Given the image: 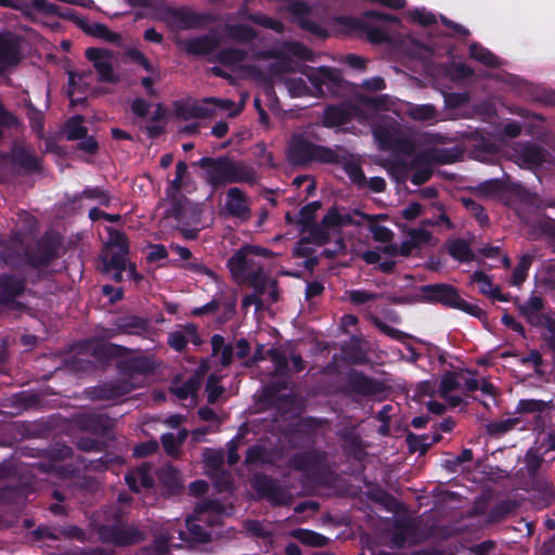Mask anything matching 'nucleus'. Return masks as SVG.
<instances>
[{"instance_id":"obj_1","label":"nucleus","mask_w":555,"mask_h":555,"mask_svg":"<svg viewBox=\"0 0 555 555\" xmlns=\"http://www.w3.org/2000/svg\"><path fill=\"white\" fill-rule=\"evenodd\" d=\"M192 165L205 171V182L214 191L229 184L246 183L254 185L257 182V172L251 165L228 155L204 156Z\"/></svg>"},{"instance_id":"obj_2","label":"nucleus","mask_w":555,"mask_h":555,"mask_svg":"<svg viewBox=\"0 0 555 555\" xmlns=\"http://www.w3.org/2000/svg\"><path fill=\"white\" fill-rule=\"evenodd\" d=\"M421 301L430 305H441L444 308L456 309L479 320L486 319L487 313L478 305L464 300L459 289L448 283L426 284L420 287Z\"/></svg>"},{"instance_id":"obj_3","label":"nucleus","mask_w":555,"mask_h":555,"mask_svg":"<svg viewBox=\"0 0 555 555\" xmlns=\"http://www.w3.org/2000/svg\"><path fill=\"white\" fill-rule=\"evenodd\" d=\"M287 160L293 166H307L313 162L320 164H339L341 157L335 150L315 144L302 134H293L287 146Z\"/></svg>"},{"instance_id":"obj_4","label":"nucleus","mask_w":555,"mask_h":555,"mask_svg":"<svg viewBox=\"0 0 555 555\" xmlns=\"http://www.w3.org/2000/svg\"><path fill=\"white\" fill-rule=\"evenodd\" d=\"M386 22L400 24V20L392 14L378 10H365L358 17H346L345 25L349 28L364 34L367 40L374 44L387 43L390 41L389 34L374 23Z\"/></svg>"},{"instance_id":"obj_5","label":"nucleus","mask_w":555,"mask_h":555,"mask_svg":"<svg viewBox=\"0 0 555 555\" xmlns=\"http://www.w3.org/2000/svg\"><path fill=\"white\" fill-rule=\"evenodd\" d=\"M291 469L304 474L306 480L314 485H325L326 475V454L319 450H307L296 452L287 462Z\"/></svg>"},{"instance_id":"obj_6","label":"nucleus","mask_w":555,"mask_h":555,"mask_svg":"<svg viewBox=\"0 0 555 555\" xmlns=\"http://www.w3.org/2000/svg\"><path fill=\"white\" fill-rule=\"evenodd\" d=\"M457 151L451 149H434L430 152H421L410 162L398 158L390 164L389 170L392 173L405 175L414 168L430 165L431 162L439 164H451L457 159Z\"/></svg>"},{"instance_id":"obj_7","label":"nucleus","mask_w":555,"mask_h":555,"mask_svg":"<svg viewBox=\"0 0 555 555\" xmlns=\"http://www.w3.org/2000/svg\"><path fill=\"white\" fill-rule=\"evenodd\" d=\"M1 159L9 162L13 169L23 176L43 171L42 162L36 152L22 142H14L11 150L1 155Z\"/></svg>"},{"instance_id":"obj_8","label":"nucleus","mask_w":555,"mask_h":555,"mask_svg":"<svg viewBox=\"0 0 555 555\" xmlns=\"http://www.w3.org/2000/svg\"><path fill=\"white\" fill-rule=\"evenodd\" d=\"M250 485L258 496L268 500L272 506H287L291 504V494L267 474H254Z\"/></svg>"},{"instance_id":"obj_9","label":"nucleus","mask_w":555,"mask_h":555,"mask_svg":"<svg viewBox=\"0 0 555 555\" xmlns=\"http://www.w3.org/2000/svg\"><path fill=\"white\" fill-rule=\"evenodd\" d=\"M156 370L154 360L146 356L131 357L120 360L116 363L118 378L128 380L133 386V390L141 386L138 378L153 374Z\"/></svg>"},{"instance_id":"obj_10","label":"nucleus","mask_w":555,"mask_h":555,"mask_svg":"<svg viewBox=\"0 0 555 555\" xmlns=\"http://www.w3.org/2000/svg\"><path fill=\"white\" fill-rule=\"evenodd\" d=\"M99 537L102 542L115 546H130L144 540V533L134 526L103 525L99 528Z\"/></svg>"},{"instance_id":"obj_11","label":"nucleus","mask_w":555,"mask_h":555,"mask_svg":"<svg viewBox=\"0 0 555 555\" xmlns=\"http://www.w3.org/2000/svg\"><path fill=\"white\" fill-rule=\"evenodd\" d=\"M149 330L150 324L146 318L127 314L112 320L111 327L103 330V336L105 338H113L118 335L143 336Z\"/></svg>"},{"instance_id":"obj_12","label":"nucleus","mask_w":555,"mask_h":555,"mask_svg":"<svg viewBox=\"0 0 555 555\" xmlns=\"http://www.w3.org/2000/svg\"><path fill=\"white\" fill-rule=\"evenodd\" d=\"M133 391V386L128 380L113 379L96 386L87 387L85 396L93 401L117 400Z\"/></svg>"},{"instance_id":"obj_13","label":"nucleus","mask_w":555,"mask_h":555,"mask_svg":"<svg viewBox=\"0 0 555 555\" xmlns=\"http://www.w3.org/2000/svg\"><path fill=\"white\" fill-rule=\"evenodd\" d=\"M345 391L349 395L371 397L383 391V384L360 371L351 370L346 375Z\"/></svg>"},{"instance_id":"obj_14","label":"nucleus","mask_w":555,"mask_h":555,"mask_svg":"<svg viewBox=\"0 0 555 555\" xmlns=\"http://www.w3.org/2000/svg\"><path fill=\"white\" fill-rule=\"evenodd\" d=\"M57 256L56 245L49 238H40L34 249L24 251L25 263L33 269L47 268Z\"/></svg>"},{"instance_id":"obj_15","label":"nucleus","mask_w":555,"mask_h":555,"mask_svg":"<svg viewBox=\"0 0 555 555\" xmlns=\"http://www.w3.org/2000/svg\"><path fill=\"white\" fill-rule=\"evenodd\" d=\"M287 10L291 13V15L293 16L294 21L298 24V26L301 29H304L319 38H327L328 37L327 29H325L324 27L319 25L317 22L309 18V15L311 14L312 9L307 2L300 1V0L291 1L288 3Z\"/></svg>"},{"instance_id":"obj_16","label":"nucleus","mask_w":555,"mask_h":555,"mask_svg":"<svg viewBox=\"0 0 555 555\" xmlns=\"http://www.w3.org/2000/svg\"><path fill=\"white\" fill-rule=\"evenodd\" d=\"M224 209L229 216L241 221H247L251 217L248 195L237 186L228 189Z\"/></svg>"},{"instance_id":"obj_17","label":"nucleus","mask_w":555,"mask_h":555,"mask_svg":"<svg viewBox=\"0 0 555 555\" xmlns=\"http://www.w3.org/2000/svg\"><path fill=\"white\" fill-rule=\"evenodd\" d=\"M250 256L248 249L243 246L229 258L228 268L234 279L246 280L248 274L263 269V266L256 262Z\"/></svg>"},{"instance_id":"obj_18","label":"nucleus","mask_w":555,"mask_h":555,"mask_svg":"<svg viewBox=\"0 0 555 555\" xmlns=\"http://www.w3.org/2000/svg\"><path fill=\"white\" fill-rule=\"evenodd\" d=\"M21 40L12 33L0 34V74L21 61Z\"/></svg>"},{"instance_id":"obj_19","label":"nucleus","mask_w":555,"mask_h":555,"mask_svg":"<svg viewBox=\"0 0 555 555\" xmlns=\"http://www.w3.org/2000/svg\"><path fill=\"white\" fill-rule=\"evenodd\" d=\"M75 423L79 429L100 437H105L113 428L112 420L105 414L80 413Z\"/></svg>"},{"instance_id":"obj_20","label":"nucleus","mask_w":555,"mask_h":555,"mask_svg":"<svg viewBox=\"0 0 555 555\" xmlns=\"http://www.w3.org/2000/svg\"><path fill=\"white\" fill-rule=\"evenodd\" d=\"M182 49L189 55L205 56L215 52L220 46V39L212 34L202 35L195 38L185 39L181 43Z\"/></svg>"},{"instance_id":"obj_21","label":"nucleus","mask_w":555,"mask_h":555,"mask_svg":"<svg viewBox=\"0 0 555 555\" xmlns=\"http://www.w3.org/2000/svg\"><path fill=\"white\" fill-rule=\"evenodd\" d=\"M285 387V383H272L264 386L261 393V402L286 413L291 410L294 400L289 393H280V390Z\"/></svg>"},{"instance_id":"obj_22","label":"nucleus","mask_w":555,"mask_h":555,"mask_svg":"<svg viewBox=\"0 0 555 555\" xmlns=\"http://www.w3.org/2000/svg\"><path fill=\"white\" fill-rule=\"evenodd\" d=\"M25 292V281L13 274L0 275V305L12 304Z\"/></svg>"},{"instance_id":"obj_23","label":"nucleus","mask_w":555,"mask_h":555,"mask_svg":"<svg viewBox=\"0 0 555 555\" xmlns=\"http://www.w3.org/2000/svg\"><path fill=\"white\" fill-rule=\"evenodd\" d=\"M309 80L320 93H324V86H326L328 90L333 91L334 89L339 88L343 82L340 72L331 67L318 68L315 73L309 76Z\"/></svg>"},{"instance_id":"obj_24","label":"nucleus","mask_w":555,"mask_h":555,"mask_svg":"<svg viewBox=\"0 0 555 555\" xmlns=\"http://www.w3.org/2000/svg\"><path fill=\"white\" fill-rule=\"evenodd\" d=\"M544 308V300L540 296L531 295L525 304H519L517 310L519 314L531 325H542L541 311Z\"/></svg>"},{"instance_id":"obj_25","label":"nucleus","mask_w":555,"mask_h":555,"mask_svg":"<svg viewBox=\"0 0 555 555\" xmlns=\"http://www.w3.org/2000/svg\"><path fill=\"white\" fill-rule=\"evenodd\" d=\"M29 486L17 482L0 487V505L12 506L23 502L28 495Z\"/></svg>"},{"instance_id":"obj_26","label":"nucleus","mask_w":555,"mask_h":555,"mask_svg":"<svg viewBox=\"0 0 555 555\" xmlns=\"http://www.w3.org/2000/svg\"><path fill=\"white\" fill-rule=\"evenodd\" d=\"M173 17L181 29H194L204 26L209 22V16L205 13H196L188 10H176Z\"/></svg>"},{"instance_id":"obj_27","label":"nucleus","mask_w":555,"mask_h":555,"mask_svg":"<svg viewBox=\"0 0 555 555\" xmlns=\"http://www.w3.org/2000/svg\"><path fill=\"white\" fill-rule=\"evenodd\" d=\"M305 233L308 235L302 236L298 244H313L317 246H324L331 242V234L322 222H314L305 228Z\"/></svg>"},{"instance_id":"obj_28","label":"nucleus","mask_w":555,"mask_h":555,"mask_svg":"<svg viewBox=\"0 0 555 555\" xmlns=\"http://www.w3.org/2000/svg\"><path fill=\"white\" fill-rule=\"evenodd\" d=\"M225 36L237 43H250L257 38V31L247 24H227Z\"/></svg>"},{"instance_id":"obj_29","label":"nucleus","mask_w":555,"mask_h":555,"mask_svg":"<svg viewBox=\"0 0 555 555\" xmlns=\"http://www.w3.org/2000/svg\"><path fill=\"white\" fill-rule=\"evenodd\" d=\"M448 254L461 263H468L476 260L470 244L463 238H455L448 243Z\"/></svg>"},{"instance_id":"obj_30","label":"nucleus","mask_w":555,"mask_h":555,"mask_svg":"<svg viewBox=\"0 0 555 555\" xmlns=\"http://www.w3.org/2000/svg\"><path fill=\"white\" fill-rule=\"evenodd\" d=\"M274 456L263 444L255 443L248 447L245 454V465H273Z\"/></svg>"},{"instance_id":"obj_31","label":"nucleus","mask_w":555,"mask_h":555,"mask_svg":"<svg viewBox=\"0 0 555 555\" xmlns=\"http://www.w3.org/2000/svg\"><path fill=\"white\" fill-rule=\"evenodd\" d=\"M341 162L338 165H341L343 170L348 176L350 181L358 188L363 189L366 186V177L362 169L360 162H356L350 159L347 156H341Z\"/></svg>"},{"instance_id":"obj_32","label":"nucleus","mask_w":555,"mask_h":555,"mask_svg":"<svg viewBox=\"0 0 555 555\" xmlns=\"http://www.w3.org/2000/svg\"><path fill=\"white\" fill-rule=\"evenodd\" d=\"M322 225L330 230H340L345 225L353 223V218L349 214H340L337 206H332L321 219Z\"/></svg>"},{"instance_id":"obj_33","label":"nucleus","mask_w":555,"mask_h":555,"mask_svg":"<svg viewBox=\"0 0 555 555\" xmlns=\"http://www.w3.org/2000/svg\"><path fill=\"white\" fill-rule=\"evenodd\" d=\"M350 120L347 109L330 105L324 109L322 125L326 128L339 127L346 125Z\"/></svg>"},{"instance_id":"obj_34","label":"nucleus","mask_w":555,"mask_h":555,"mask_svg":"<svg viewBox=\"0 0 555 555\" xmlns=\"http://www.w3.org/2000/svg\"><path fill=\"white\" fill-rule=\"evenodd\" d=\"M468 54L472 59L487 67L496 68L500 66L499 57L489 49L482 47L479 42H473L469 46Z\"/></svg>"},{"instance_id":"obj_35","label":"nucleus","mask_w":555,"mask_h":555,"mask_svg":"<svg viewBox=\"0 0 555 555\" xmlns=\"http://www.w3.org/2000/svg\"><path fill=\"white\" fill-rule=\"evenodd\" d=\"M247 56L246 50L231 47L218 51L215 61L223 66H234L245 61Z\"/></svg>"},{"instance_id":"obj_36","label":"nucleus","mask_w":555,"mask_h":555,"mask_svg":"<svg viewBox=\"0 0 555 555\" xmlns=\"http://www.w3.org/2000/svg\"><path fill=\"white\" fill-rule=\"evenodd\" d=\"M176 115L184 120L191 118H209L215 116V109L207 105L186 106L184 104L176 105Z\"/></svg>"},{"instance_id":"obj_37","label":"nucleus","mask_w":555,"mask_h":555,"mask_svg":"<svg viewBox=\"0 0 555 555\" xmlns=\"http://www.w3.org/2000/svg\"><path fill=\"white\" fill-rule=\"evenodd\" d=\"M293 537L297 539L300 543L312 547H323L327 545L330 541L327 537L313 530L304 528L294 530Z\"/></svg>"},{"instance_id":"obj_38","label":"nucleus","mask_w":555,"mask_h":555,"mask_svg":"<svg viewBox=\"0 0 555 555\" xmlns=\"http://www.w3.org/2000/svg\"><path fill=\"white\" fill-rule=\"evenodd\" d=\"M128 254L129 251L127 250H117L111 256H108L107 254H102L100 256V261L102 263V272L108 273L113 269L126 270Z\"/></svg>"},{"instance_id":"obj_39","label":"nucleus","mask_w":555,"mask_h":555,"mask_svg":"<svg viewBox=\"0 0 555 555\" xmlns=\"http://www.w3.org/2000/svg\"><path fill=\"white\" fill-rule=\"evenodd\" d=\"M408 115L416 121H431L438 117V111L434 104H413L408 108Z\"/></svg>"},{"instance_id":"obj_40","label":"nucleus","mask_w":555,"mask_h":555,"mask_svg":"<svg viewBox=\"0 0 555 555\" xmlns=\"http://www.w3.org/2000/svg\"><path fill=\"white\" fill-rule=\"evenodd\" d=\"M461 203L464 208L476 219L481 228L489 227L490 219L481 204L477 203L470 197H462Z\"/></svg>"},{"instance_id":"obj_41","label":"nucleus","mask_w":555,"mask_h":555,"mask_svg":"<svg viewBox=\"0 0 555 555\" xmlns=\"http://www.w3.org/2000/svg\"><path fill=\"white\" fill-rule=\"evenodd\" d=\"M322 207L320 201H313L302 206L297 215L300 232L305 233V228L315 222V214Z\"/></svg>"},{"instance_id":"obj_42","label":"nucleus","mask_w":555,"mask_h":555,"mask_svg":"<svg viewBox=\"0 0 555 555\" xmlns=\"http://www.w3.org/2000/svg\"><path fill=\"white\" fill-rule=\"evenodd\" d=\"M552 400L520 399L517 403L516 411L520 414L543 413L545 410L552 409Z\"/></svg>"},{"instance_id":"obj_43","label":"nucleus","mask_w":555,"mask_h":555,"mask_svg":"<svg viewBox=\"0 0 555 555\" xmlns=\"http://www.w3.org/2000/svg\"><path fill=\"white\" fill-rule=\"evenodd\" d=\"M13 1H14V3L18 2V3H16L17 8L23 7L27 10H33L37 13H42V14H57V15L60 14L59 5L51 3L47 0H13Z\"/></svg>"},{"instance_id":"obj_44","label":"nucleus","mask_w":555,"mask_h":555,"mask_svg":"<svg viewBox=\"0 0 555 555\" xmlns=\"http://www.w3.org/2000/svg\"><path fill=\"white\" fill-rule=\"evenodd\" d=\"M519 157L529 167L540 166L544 162L543 150L535 144H527L521 147Z\"/></svg>"},{"instance_id":"obj_45","label":"nucleus","mask_w":555,"mask_h":555,"mask_svg":"<svg viewBox=\"0 0 555 555\" xmlns=\"http://www.w3.org/2000/svg\"><path fill=\"white\" fill-rule=\"evenodd\" d=\"M27 118L36 137L40 140L44 139V115L33 103L27 105Z\"/></svg>"},{"instance_id":"obj_46","label":"nucleus","mask_w":555,"mask_h":555,"mask_svg":"<svg viewBox=\"0 0 555 555\" xmlns=\"http://www.w3.org/2000/svg\"><path fill=\"white\" fill-rule=\"evenodd\" d=\"M244 281L254 288V293L261 296L267 293L272 279L264 273L263 269H258L256 272L248 274V278Z\"/></svg>"},{"instance_id":"obj_47","label":"nucleus","mask_w":555,"mask_h":555,"mask_svg":"<svg viewBox=\"0 0 555 555\" xmlns=\"http://www.w3.org/2000/svg\"><path fill=\"white\" fill-rule=\"evenodd\" d=\"M268 356L274 365L275 374L282 377L287 376L289 373V364L286 353L279 348H270Z\"/></svg>"},{"instance_id":"obj_48","label":"nucleus","mask_w":555,"mask_h":555,"mask_svg":"<svg viewBox=\"0 0 555 555\" xmlns=\"http://www.w3.org/2000/svg\"><path fill=\"white\" fill-rule=\"evenodd\" d=\"M203 102L207 106L209 104H211L212 107H210V109H215V114L217 113V111H219V112L230 111L229 117H231V118H234L237 115H240V113L242 111L241 107H235V102L230 99L205 98L203 100Z\"/></svg>"},{"instance_id":"obj_49","label":"nucleus","mask_w":555,"mask_h":555,"mask_svg":"<svg viewBox=\"0 0 555 555\" xmlns=\"http://www.w3.org/2000/svg\"><path fill=\"white\" fill-rule=\"evenodd\" d=\"M519 422L518 417L490 422L487 424L486 430L491 437H501L513 430Z\"/></svg>"},{"instance_id":"obj_50","label":"nucleus","mask_w":555,"mask_h":555,"mask_svg":"<svg viewBox=\"0 0 555 555\" xmlns=\"http://www.w3.org/2000/svg\"><path fill=\"white\" fill-rule=\"evenodd\" d=\"M90 35L100 38L108 43H119L121 36L111 30L105 24L94 23L87 30Z\"/></svg>"},{"instance_id":"obj_51","label":"nucleus","mask_w":555,"mask_h":555,"mask_svg":"<svg viewBox=\"0 0 555 555\" xmlns=\"http://www.w3.org/2000/svg\"><path fill=\"white\" fill-rule=\"evenodd\" d=\"M531 263L532 257L530 255H524L520 258L519 262L514 268L512 273V285L520 286L526 281Z\"/></svg>"},{"instance_id":"obj_52","label":"nucleus","mask_w":555,"mask_h":555,"mask_svg":"<svg viewBox=\"0 0 555 555\" xmlns=\"http://www.w3.org/2000/svg\"><path fill=\"white\" fill-rule=\"evenodd\" d=\"M221 377L216 373H211L206 382L207 401L215 404L224 392V387L220 385Z\"/></svg>"},{"instance_id":"obj_53","label":"nucleus","mask_w":555,"mask_h":555,"mask_svg":"<svg viewBox=\"0 0 555 555\" xmlns=\"http://www.w3.org/2000/svg\"><path fill=\"white\" fill-rule=\"evenodd\" d=\"M405 441L411 453L418 452L421 455H424L430 449L427 435H416L409 431Z\"/></svg>"},{"instance_id":"obj_54","label":"nucleus","mask_w":555,"mask_h":555,"mask_svg":"<svg viewBox=\"0 0 555 555\" xmlns=\"http://www.w3.org/2000/svg\"><path fill=\"white\" fill-rule=\"evenodd\" d=\"M82 117L76 116L66 122V138L69 141H76L88 134V128L81 124Z\"/></svg>"},{"instance_id":"obj_55","label":"nucleus","mask_w":555,"mask_h":555,"mask_svg":"<svg viewBox=\"0 0 555 555\" xmlns=\"http://www.w3.org/2000/svg\"><path fill=\"white\" fill-rule=\"evenodd\" d=\"M199 376H192L186 379L182 385L173 389V393L181 400H185L191 396L197 393L199 389Z\"/></svg>"},{"instance_id":"obj_56","label":"nucleus","mask_w":555,"mask_h":555,"mask_svg":"<svg viewBox=\"0 0 555 555\" xmlns=\"http://www.w3.org/2000/svg\"><path fill=\"white\" fill-rule=\"evenodd\" d=\"M543 462V456L538 454L533 449H529L526 452L525 464L530 478H534L539 474Z\"/></svg>"},{"instance_id":"obj_57","label":"nucleus","mask_w":555,"mask_h":555,"mask_svg":"<svg viewBox=\"0 0 555 555\" xmlns=\"http://www.w3.org/2000/svg\"><path fill=\"white\" fill-rule=\"evenodd\" d=\"M107 248L116 247L118 250L129 251V242L127 235L117 229L108 228Z\"/></svg>"},{"instance_id":"obj_58","label":"nucleus","mask_w":555,"mask_h":555,"mask_svg":"<svg viewBox=\"0 0 555 555\" xmlns=\"http://www.w3.org/2000/svg\"><path fill=\"white\" fill-rule=\"evenodd\" d=\"M505 185L499 179L486 180L478 184L477 192L485 196H495L504 192Z\"/></svg>"},{"instance_id":"obj_59","label":"nucleus","mask_w":555,"mask_h":555,"mask_svg":"<svg viewBox=\"0 0 555 555\" xmlns=\"http://www.w3.org/2000/svg\"><path fill=\"white\" fill-rule=\"evenodd\" d=\"M285 47L288 53L300 60L312 62L314 59V52L302 42L291 41Z\"/></svg>"},{"instance_id":"obj_60","label":"nucleus","mask_w":555,"mask_h":555,"mask_svg":"<svg viewBox=\"0 0 555 555\" xmlns=\"http://www.w3.org/2000/svg\"><path fill=\"white\" fill-rule=\"evenodd\" d=\"M95 70L98 73V80L105 83H115L118 78L114 74L112 63L106 59L104 62L95 63Z\"/></svg>"},{"instance_id":"obj_61","label":"nucleus","mask_w":555,"mask_h":555,"mask_svg":"<svg viewBox=\"0 0 555 555\" xmlns=\"http://www.w3.org/2000/svg\"><path fill=\"white\" fill-rule=\"evenodd\" d=\"M372 323L379 332H382L386 336H388L392 339H396L398 341H402L406 336L405 333L388 325L387 323L382 321L378 317H372Z\"/></svg>"},{"instance_id":"obj_62","label":"nucleus","mask_w":555,"mask_h":555,"mask_svg":"<svg viewBox=\"0 0 555 555\" xmlns=\"http://www.w3.org/2000/svg\"><path fill=\"white\" fill-rule=\"evenodd\" d=\"M372 323L379 332H382L386 336H388L392 339H396L398 341H402L406 336L405 333L388 325L387 323L382 321L378 317H372Z\"/></svg>"},{"instance_id":"obj_63","label":"nucleus","mask_w":555,"mask_h":555,"mask_svg":"<svg viewBox=\"0 0 555 555\" xmlns=\"http://www.w3.org/2000/svg\"><path fill=\"white\" fill-rule=\"evenodd\" d=\"M248 20L257 25L272 29L276 33H282L284 29L282 22L263 14H249Z\"/></svg>"},{"instance_id":"obj_64","label":"nucleus","mask_w":555,"mask_h":555,"mask_svg":"<svg viewBox=\"0 0 555 555\" xmlns=\"http://www.w3.org/2000/svg\"><path fill=\"white\" fill-rule=\"evenodd\" d=\"M460 386L455 373L449 371L440 380L439 393L442 398H447L450 392L457 390Z\"/></svg>"}]
</instances>
